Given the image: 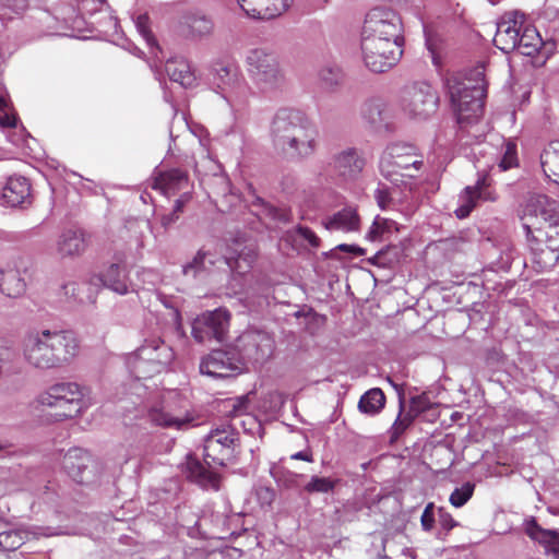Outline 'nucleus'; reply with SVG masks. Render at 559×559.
Returning <instances> with one entry per match:
<instances>
[{"label": "nucleus", "mask_w": 559, "mask_h": 559, "mask_svg": "<svg viewBox=\"0 0 559 559\" xmlns=\"http://www.w3.org/2000/svg\"><path fill=\"white\" fill-rule=\"evenodd\" d=\"M80 349L79 337L69 330L34 329L26 332L22 341L25 362L39 370L69 365L79 356Z\"/></svg>", "instance_id": "nucleus-1"}, {"label": "nucleus", "mask_w": 559, "mask_h": 559, "mask_svg": "<svg viewBox=\"0 0 559 559\" xmlns=\"http://www.w3.org/2000/svg\"><path fill=\"white\" fill-rule=\"evenodd\" d=\"M271 135L274 147L290 158H308L319 146L317 127L298 110H278L272 121Z\"/></svg>", "instance_id": "nucleus-2"}, {"label": "nucleus", "mask_w": 559, "mask_h": 559, "mask_svg": "<svg viewBox=\"0 0 559 559\" xmlns=\"http://www.w3.org/2000/svg\"><path fill=\"white\" fill-rule=\"evenodd\" d=\"M237 432L230 426L213 429L204 439V461L188 456L185 473L189 479L205 488H218V477L212 464L223 466L234 456Z\"/></svg>", "instance_id": "nucleus-3"}, {"label": "nucleus", "mask_w": 559, "mask_h": 559, "mask_svg": "<svg viewBox=\"0 0 559 559\" xmlns=\"http://www.w3.org/2000/svg\"><path fill=\"white\" fill-rule=\"evenodd\" d=\"M472 76L464 81L455 78L448 80L451 105L461 126L478 120L483 114V99L486 95L484 66H477Z\"/></svg>", "instance_id": "nucleus-4"}, {"label": "nucleus", "mask_w": 559, "mask_h": 559, "mask_svg": "<svg viewBox=\"0 0 559 559\" xmlns=\"http://www.w3.org/2000/svg\"><path fill=\"white\" fill-rule=\"evenodd\" d=\"M36 401L40 406L56 409L58 420L81 416L93 404L90 389L71 381L49 385Z\"/></svg>", "instance_id": "nucleus-5"}, {"label": "nucleus", "mask_w": 559, "mask_h": 559, "mask_svg": "<svg viewBox=\"0 0 559 559\" xmlns=\"http://www.w3.org/2000/svg\"><path fill=\"white\" fill-rule=\"evenodd\" d=\"M210 81L234 112L247 105L251 88L235 63L215 61L211 67Z\"/></svg>", "instance_id": "nucleus-6"}, {"label": "nucleus", "mask_w": 559, "mask_h": 559, "mask_svg": "<svg viewBox=\"0 0 559 559\" xmlns=\"http://www.w3.org/2000/svg\"><path fill=\"white\" fill-rule=\"evenodd\" d=\"M247 70L254 86L264 94L273 93L285 84L278 57L266 48H253L246 57Z\"/></svg>", "instance_id": "nucleus-7"}, {"label": "nucleus", "mask_w": 559, "mask_h": 559, "mask_svg": "<svg viewBox=\"0 0 559 559\" xmlns=\"http://www.w3.org/2000/svg\"><path fill=\"white\" fill-rule=\"evenodd\" d=\"M175 359L173 348L160 340H150L129 354L127 365L136 379H147L167 369Z\"/></svg>", "instance_id": "nucleus-8"}, {"label": "nucleus", "mask_w": 559, "mask_h": 559, "mask_svg": "<svg viewBox=\"0 0 559 559\" xmlns=\"http://www.w3.org/2000/svg\"><path fill=\"white\" fill-rule=\"evenodd\" d=\"M361 38L366 39L367 50H372L377 43L402 45V21L390 9L374 8L366 15Z\"/></svg>", "instance_id": "nucleus-9"}, {"label": "nucleus", "mask_w": 559, "mask_h": 559, "mask_svg": "<svg viewBox=\"0 0 559 559\" xmlns=\"http://www.w3.org/2000/svg\"><path fill=\"white\" fill-rule=\"evenodd\" d=\"M147 418L151 424L176 430H186L198 425L199 417L190 411L186 402L173 395L163 396L147 409Z\"/></svg>", "instance_id": "nucleus-10"}, {"label": "nucleus", "mask_w": 559, "mask_h": 559, "mask_svg": "<svg viewBox=\"0 0 559 559\" xmlns=\"http://www.w3.org/2000/svg\"><path fill=\"white\" fill-rule=\"evenodd\" d=\"M421 165L423 162L417 158L414 146L393 143L382 153L379 167L386 179L397 185L403 182L400 177L414 178Z\"/></svg>", "instance_id": "nucleus-11"}, {"label": "nucleus", "mask_w": 559, "mask_h": 559, "mask_svg": "<svg viewBox=\"0 0 559 559\" xmlns=\"http://www.w3.org/2000/svg\"><path fill=\"white\" fill-rule=\"evenodd\" d=\"M437 91L427 82H415L403 94L401 106L409 118L425 120L432 116L438 108Z\"/></svg>", "instance_id": "nucleus-12"}, {"label": "nucleus", "mask_w": 559, "mask_h": 559, "mask_svg": "<svg viewBox=\"0 0 559 559\" xmlns=\"http://www.w3.org/2000/svg\"><path fill=\"white\" fill-rule=\"evenodd\" d=\"M533 263L537 271L551 270L559 261V227L552 233H544L545 239L534 236L530 225L525 224Z\"/></svg>", "instance_id": "nucleus-13"}, {"label": "nucleus", "mask_w": 559, "mask_h": 559, "mask_svg": "<svg viewBox=\"0 0 559 559\" xmlns=\"http://www.w3.org/2000/svg\"><path fill=\"white\" fill-rule=\"evenodd\" d=\"M230 313L225 308L205 311L192 322V336L199 343L207 338L225 340L229 329Z\"/></svg>", "instance_id": "nucleus-14"}, {"label": "nucleus", "mask_w": 559, "mask_h": 559, "mask_svg": "<svg viewBox=\"0 0 559 559\" xmlns=\"http://www.w3.org/2000/svg\"><path fill=\"white\" fill-rule=\"evenodd\" d=\"M61 465L76 483L91 484L100 473V464L85 450L70 449L62 457Z\"/></svg>", "instance_id": "nucleus-15"}, {"label": "nucleus", "mask_w": 559, "mask_h": 559, "mask_svg": "<svg viewBox=\"0 0 559 559\" xmlns=\"http://www.w3.org/2000/svg\"><path fill=\"white\" fill-rule=\"evenodd\" d=\"M523 217L546 224L545 233H552L559 227V203L544 194L531 195L524 205Z\"/></svg>", "instance_id": "nucleus-16"}, {"label": "nucleus", "mask_w": 559, "mask_h": 559, "mask_svg": "<svg viewBox=\"0 0 559 559\" xmlns=\"http://www.w3.org/2000/svg\"><path fill=\"white\" fill-rule=\"evenodd\" d=\"M372 50H367L366 39L361 38V52L366 67L374 72L382 73L393 68L402 57V45L393 43L392 46L374 44Z\"/></svg>", "instance_id": "nucleus-17"}, {"label": "nucleus", "mask_w": 559, "mask_h": 559, "mask_svg": "<svg viewBox=\"0 0 559 559\" xmlns=\"http://www.w3.org/2000/svg\"><path fill=\"white\" fill-rule=\"evenodd\" d=\"M242 370L240 358L231 356L226 350H213L201 360L200 372L202 374L219 379L238 374Z\"/></svg>", "instance_id": "nucleus-18"}, {"label": "nucleus", "mask_w": 559, "mask_h": 559, "mask_svg": "<svg viewBox=\"0 0 559 559\" xmlns=\"http://www.w3.org/2000/svg\"><path fill=\"white\" fill-rule=\"evenodd\" d=\"M524 14L519 11L508 12L497 23V32L493 43L497 48L504 52L516 48L520 40V33L524 24Z\"/></svg>", "instance_id": "nucleus-19"}, {"label": "nucleus", "mask_w": 559, "mask_h": 559, "mask_svg": "<svg viewBox=\"0 0 559 559\" xmlns=\"http://www.w3.org/2000/svg\"><path fill=\"white\" fill-rule=\"evenodd\" d=\"M271 338L262 332L247 331L236 341V348L239 352L241 362L259 361L267 357L271 353Z\"/></svg>", "instance_id": "nucleus-20"}, {"label": "nucleus", "mask_w": 559, "mask_h": 559, "mask_svg": "<svg viewBox=\"0 0 559 559\" xmlns=\"http://www.w3.org/2000/svg\"><path fill=\"white\" fill-rule=\"evenodd\" d=\"M366 160L361 153L354 147H347L333 157V168L345 180H355L359 177Z\"/></svg>", "instance_id": "nucleus-21"}, {"label": "nucleus", "mask_w": 559, "mask_h": 559, "mask_svg": "<svg viewBox=\"0 0 559 559\" xmlns=\"http://www.w3.org/2000/svg\"><path fill=\"white\" fill-rule=\"evenodd\" d=\"M250 17L270 20L283 14L293 0H236Z\"/></svg>", "instance_id": "nucleus-22"}, {"label": "nucleus", "mask_w": 559, "mask_h": 559, "mask_svg": "<svg viewBox=\"0 0 559 559\" xmlns=\"http://www.w3.org/2000/svg\"><path fill=\"white\" fill-rule=\"evenodd\" d=\"M100 283L105 288L119 295H127L130 292V281L124 265L111 263L100 274L91 278V284Z\"/></svg>", "instance_id": "nucleus-23"}, {"label": "nucleus", "mask_w": 559, "mask_h": 559, "mask_svg": "<svg viewBox=\"0 0 559 559\" xmlns=\"http://www.w3.org/2000/svg\"><path fill=\"white\" fill-rule=\"evenodd\" d=\"M153 188L159 190L166 197H171L185 191H192L193 187L186 171L171 168L158 173L155 177Z\"/></svg>", "instance_id": "nucleus-24"}, {"label": "nucleus", "mask_w": 559, "mask_h": 559, "mask_svg": "<svg viewBox=\"0 0 559 559\" xmlns=\"http://www.w3.org/2000/svg\"><path fill=\"white\" fill-rule=\"evenodd\" d=\"M1 198L8 206L16 207L29 203L31 183L22 176L8 178L2 188Z\"/></svg>", "instance_id": "nucleus-25"}, {"label": "nucleus", "mask_w": 559, "mask_h": 559, "mask_svg": "<svg viewBox=\"0 0 559 559\" xmlns=\"http://www.w3.org/2000/svg\"><path fill=\"white\" fill-rule=\"evenodd\" d=\"M86 247V235L81 229L62 231L56 242V251L61 258L79 257L85 251Z\"/></svg>", "instance_id": "nucleus-26"}, {"label": "nucleus", "mask_w": 559, "mask_h": 559, "mask_svg": "<svg viewBox=\"0 0 559 559\" xmlns=\"http://www.w3.org/2000/svg\"><path fill=\"white\" fill-rule=\"evenodd\" d=\"M525 533L545 547L547 559H559V533L542 528L534 518L525 520Z\"/></svg>", "instance_id": "nucleus-27"}, {"label": "nucleus", "mask_w": 559, "mask_h": 559, "mask_svg": "<svg viewBox=\"0 0 559 559\" xmlns=\"http://www.w3.org/2000/svg\"><path fill=\"white\" fill-rule=\"evenodd\" d=\"M322 224L330 231H358L360 228V217L355 207L346 206L324 218Z\"/></svg>", "instance_id": "nucleus-28"}, {"label": "nucleus", "mask_w": 559, "mask_h": 559, "mask_svg": "<svg viewBox=\"0 0 559 559\" xmlns=\"http://www.w3.org/2000/svg\"><path fill=\"white\" fill-rule=\"evenodd\" d=\"M165 71L169 79L183 87H191L195 84L197 78L189 61L181 57L167 60Z\"/></svg>", "instance_id": "nucleus-29"}, {"label": "nucleus", "mask_w": 559, "mask_h": 559, "mask_svg": "<svg viewBox=\"0 0 559 559\" xmlns=\"http://www.w3.org/2000/svg\"><path fill=\"white\" fill-rule=\"evenodd\" d=\"M544 174L552 181L559 182V140L550 142L540 154Z\"/></svg>", "instance_id": "nucleus-30"}, {"label": "nucleus", "mask_w": 559, "mask_h": 559, "mask_svg": "<svg viewBox=\"0 0 559 559\" xmlns=\"http://www.w3.org/2000/svg\"><path fill=\"white\" fill-rule=\"evenodd\" d=\"M0 290L2 294L11 298L20 297L26 290L25 280L16 270L1 271Z\"/></svg>", "instance_id": "nucleus-31"}, {"label": "nucleus", "mask_w": 559, "mask_h": 559, "mask_svg": "<svg viewBox=\"0 0 559 559\" xmlns=\"http://www.w3.org/2000/svg\"><path fill=\"white\" fill-rule=\"evenodd\" d=\"M516 48L524 56H533L536 53L542 45L543 40L535 27L523 24V28L520 33V40Z\"/></svg>", "instance_id": "nucleus-32"}, {"label": "nucleus", "mask_w": 559, "mask_h": 559, "mask_svg": "<svg viewBox=\"0 0 559 559\" xmlns=\"http://www.w3.org/2000/svg\"><path fill=\"white\" fill-rule=\"evenodd\" d=\"M385 404V395L384 393L378 389L373 388L367 391L361 395L358 402V409L362 414L373 416L379 414Z\"/></svg>", "instance_id": "nucleus-33"}, {"label": "nucleus", "mask_w": 559, "mask_h": 559, "mask_svg": "<svg viewBox=\"0 0 559 559\" xmlns=\"http://www.w3.org/2000/svg\"><path fill=\"white\" fill-rule=\"evenodd\" d=\"M385 104L378 98L366 100L360 109L362 120L371 128H378L384 122Z\"/></svg>", "instance_id": "nucleus-34"}, {"label": "nucleus", "mask_w": 559, "mask_h": 559, "mask_svg": "<svg viewBox=\"0 0 559 559\" xmlns=\"http://www.w3.org/2000/svg\"><path fill=\"white\" fill-rule=\"evenodd\" d=\"M397 230L395 221L378 215L366 234V238L370 241H382Z\"/></svg>", "instance_id": "nucleus-35"}, {"label": "nucleus", "mask_w": 559, "mask_h": 559, "mask_svg": "<svg viewBox=\"0 0 559 559\" xmlns=\"http://www.w3.org/2000/svg\"><path fill=\"white\" fill-rule=\"evenodd\" d=\"M185 24L189 28V35L193 38H202L213 31V23L203 15H191L186 17Z\"/></svg>", "instance_id": "nucleus-36"}, {"label": "nucleus", "mask_w": 559, "mask_h": 559, "mask_svg": "<svg viewBox=\"0 0 559 559\" xmlns=\"http://www.w3.org/2000/svg\"><path fill=\"white\" fill-rule=\"evenodd\" d=\"M318 75L321 84L330 91L336 90L343 82L342 69L334 64L322 67Z\"/></svg>", "instance_id": "nucleus-37"}, {"label": "nucleus", "mask_w": 559, "mask_h": 559, "mask_svg": "<svg viewBox=\"0 0 559 559\" xmlns=\"http://www.w3.org/2000/svg\"><path fill=\"white\" fill-rule=\"evenodd\" d=\"M476 190L472 186L466 187L459 195V206L454 211L457 218L467 217L473 209L477 205Z\"/></svg>", "instance_id": "nucleus-38"}, {"label": "nucleus", "mask_w": 559, "mask_h": 559, "mask_svg": "<svg viewBox=\"0 0 559 559\" xmlns=\"http://www.w3.org/2000/svg\"><path fill=\"white\" fill-rule=\"evenodd\" d=\"M211 254L203 250H199L194 258L183 265L182 272L185 275L195 276L200 271L206 270V262L214 264L215 261L210 259Z\"/></svg>", "instance_id": "nucleus-39"}, {"label": "nucleus", "mask_w": 559, "mask_h": 559, "mask_svg": "<svg viewBox=\"0 0 559 559\" xmlns=\"http://www.w3.org/2000/svg\"><path fill=\"white\" fill-rule=\"evenodd\" d=\"M219 170V165L210 157L209 153L202 148L200 159L195 160L194 171L198 176H207L210 174L216 175Z\"/></svg>", "instance_id": "nucleus-40"}, {"label": "nucleus", "mask_w": 559, "mask_h": 559, "mask_svg": "<svg viewBox=\"0 0 559 559\" xmlns=\"http://www.w3.org/2000/svg\"><path fill=\"white\" fill-rule=\"evenodd\" d=\"M474 490L475 485L471 481H466L452 491L449 501L454 508H461L473 497Z\"/></svg>", "instance_id": "nucleus-41"}, {"label": "nucleus", "mask_w": 559, "mask_h": 559, "mask_svg": "<svg viewBox=\"0 0 559 559\" xmlns=\"http://www.w3.org/2000/svg\"><path fill=\"white\" fill-rule=\"evenodd\" d=\"M335 480L329 477L313 476L305 485L304 490L308 493H326L334 489Z\"/></svg>", "instance_id": "nucleus-42"}, {"label": "nucleus", "mask_w": 559, "mask_h": 559, "mask_svg": "<svg viewBox=\"0 0 559 559\" xmlns=\"http://www.w3.org/2000/svg\"><path fill=\"white\" fill-rule=\"evenodd\" d=\"M518 165L516 144L508 141L503 146V154L498 162L500 171H506Z\"/></svg>", "instance_id": "nucleus-43"}, {"label": "nucleus", "mask_w": 559, "mask_h": 559, "mask_svg": "<svg viewBox=\"0 0 559 559\" xmlns=\"http://www.w3.org/2000/svg\"><path fill=\"white\" fill-rule=\"evenodd\" d=\"M490 186L491 185H490L487 176H481V177L478 178L476 185L472 186L477 191L476 192L477 201L493 202V201L497 200V194L491 189Z\"/></svg>", "instance_id": "nucleus-44"}, {"label": "nucleus", "mask_w": 559, "mask_h": 559, "mask_svg": "<svg viewBox=\"0 0 559 559\" xmlns=\"http://www.w3.org/2000/svg\"><path fill=\"white\" fill-rule=\"evenodd\" d=\"M24 543L20 531H9L0 534V547L3 550H15Z\"/></svg>", "instance_id": "nucleus-45"}, {"label": "nucleus", "mask_w": 559, "mask_h": 559, "mask_svg": "<svg viewBox=\"0 0 559 559\" xmlns=\"http://www.w3.org/2000/svg\"><path fill=\"white\" fill-rule=\"evenodd\" d=\"M134 23L139 34L143 37L146 44L152 48L155 47L156 39L151 32L148 16L146 14H140L135 19Z\"/></svg>", "instance_id": "nucleus-46"}, {"label": "nucleus", "mask_w": 559, "mask_h": 559, "mask_svg": "<svg viewBox=\"0 0 559 559\" xmlns=\"http://www.w3.org/2000/svg\"><path fill=\"white\" fill-rule=\"evenodd\" d=\"M16 123V117L10 112L9 100L0 95V127L12 128Z\"/></svg>", "instance_id": "nucleus-47"}, {"label": "nucleus", "mask_w": 559, "mask_h": 559, "mask_svg": "<svg viewBox=\"0 0 559 559\" xmlns=\"http://www.w3.org/2000/svg\"><path fill=\"white\" fill-rule=\"evenodd\" d=\"M228 413L234 416H240L248 411L249 400L247 396H241L235 400H231L227 403Z\"/></svg>", "instance_id": "nucleus-48"}, {"label": "nucleus", "mask_w": 559, "mask_h": 559, "mask_svg": "<svg viewBox=\"0 0 559 559\" xmlns=\"http://www.w3.org/2000/svg\"><path fill=\"white\" fill-rule=\"evenodd\" d=\"M420 523L424 531H431L435 525V504L433 502H429L421 514Z\"/></svg>", "instance_id": "nucleus-49"}, {"label": "nucleus", "mask_w": 559, "mask_h": 559, "mask_svg": "<svg viewBox=\"0 0 559 559\" xmlns=\"http://www.w3.org/2000/svg\"><path fill=\"white\" fill-rule=\"evenodd\" d=\"M413 421V416L407 414L405 416H402V414L400 413L399 417L396 418V420L394 421L393 426H392V435L393 437H399L401 433H403L406 428L412 424Z\"/></svg>", "instance_id": "nucleus-50"}, {"label": "nucleus", "mask_w": 559, "mask_h": 559, "mask_svg": "<svg viewBox=\"0 0 559 559\" xmlns=\"http://www.w3.org/2000/svg\"><path fill=\"white\" fill-rule=\"evenodd\" d=\"M255 254L252 250H250L247 254H239L236 259V265L233 266L228 260L225 262L229 264L230 267H235L239 272H245V267H250L251 263L254 261Z\"/></svg>", "instance_id": "nucleus-51"}, {"label": "nucleus", "mask_w": 559, "mask_h": 559, "mask_svg": "<svg viewBox=\"0 0 559 559\" xmlns=\"http://www.w3.org/2000/svg\"><path fill=\"white\" fill-rule=\"evenodd\" d=\"M430 407L429 399L426 394L417 395L411 400V408L415 414L423 413Z\"/></svg>", "instance_id": "nucleus-52"}, {"label": "nucleus", "mask_w": 559, "mask_h": 559, "mask_svg": "<svg viewBox=\"0 0 559 559\" xmlns=\"http://www.w3.org/2000/svg\"><path fill=\"white\" fill-rule=\"evenodd\" d=\"M374 198L381 210H388L390 207L391 197L386 187H379L374 192Z\"/></svg>", "instance_id": "nucleus-53"}, {"label": "nucleus", "mask_w": 559, "mask_h": 559, "mask_svg": "<svg viewBox=\"0 0 559 559\" xmlns=\"http://www.w3.org/2000/svg\"><path fill=\"white\" fill-rule=\"evenodd\" d=\"M296 233L305 239L311 247H319L320 239L319 237L308 227L298 226L296 228Z\"/></svg>", "instance_id": "nucleus-54"}, {"label": "nucleus", "mask_w": 559, "mask_h": 559, "mask_svg": "<svg viewBox=\"0 0 559 559\" xmlns=\"http://www.w3.org/2000/svg\"><path fill=\"white\" fill-rule=\"evenodd\" d=\"M79 288L80 285L78 283L70 282L62 286V292L67 298L83 302V299L79 295Z\"/></svg>", "instance_id": "nucleus-55"}, {"label": "nucleus", "mask_w": 559, "mask_h": 559, "mask_svg": "<svg viewBox=\"0 0 559 559\" xmlns=\"http://www.w3.org/2000/svg\"><path fill=\"white\" fill-rule=\"evenodd\" d=\"M438 515L439 523L444 530L450 531L454 526H456V522L454 521L452 515L449 512H447L443 508L438 509Z\"/></svg>", "instance_id": "nucleus-56"}, {"label": "nucleus", "mask_w": 559, "mask_h": 559, "mask_svg": "<svg viewBox=\"0 0 559 559\" xmlns=\"http://www.w3.org/2000/svg\"><path fill=\"white\" fill-rule=\"evenodd\" d=\"M192 191H185L180 193L179 198L176 200L173 212L178 216L182 213L185 205L191 200Z\"/></svg>", "instance_id": "nucleus-57"}, {"label": "nucleus", "mask_w": 559, "mask_h": 559, "mask_svg": "<svg viewBox=\"0 0 559 559\" xmlns=\"http://www.w3.org/2000/svg\"><path fill=\"white\" fill-rule=\"evenodd\" d=\"M178 218L179 216L174 212L160 215L159 225L163 233L167 231L178 221Z\"/></svg>", "instance_id": "nucleus-58"}, {"label": "nucleus", "mask_w": 559, "mask_h": 559, "mask_svg": "<svg viewBox=\"0 0 559 559\" xmlns=\"http://www.w3.org/2000/svg\"><path fill=\"white\" fill-rule=\"evenodd\" d=\"M340 250L342 251H346V252H352L356 255H364L365 254V250L360 247H357V246H353V245H340L337 247Z\"/></svg>", "instance_id": "nucleus-59"}, {"label": "nucleus", "mask_w": 559, "mask_h": 559, "mask_svg": "<svg viewBox=\"0 0 559 559\" xmlns=\"http://www.w3.org/2000/svg\"><path fill=\"white\" fill-rule=\"evenodd\" d=\"M292 460H301V461H306V462H312L313 461V457H312V454L308 451H299V452H296L294 453L292 456H290Z\"/></svg>", "instance_id": "nucleus-60"}, {"label": "nucleus", "mask_w": 559, "mask_h": 559, "mask_svg": "<svg viewBox=\"0 0 559 559\" xmlns=\"http://www.w3.org/2000/svg\"><path fill=\"white\" fill-rule=\"evenodd\" d=\"M150 228H151V233H152L155 237H157L158 235H160V234H162V231H160L158 228H156V229H155V228H154V227H152V226H150Z\"/></svg>", "instance_id": "nucleus-61"}, {"label": "nucleus", "mask_w": 559, "mask_h": 559, "mask_svg": "<svg viewBox=\"0 0 559 559\" xmlns=\"http://www.w3.org/2000/svg\"><path fill=\"white\" fill-rule=\"evenodd\" d=\"M265 495L270 498V500L273 498L274 493L273 491L265 489Z\"/></svg>", "instance_id": "nucleus-62"}, {"label": "nucleus", "mask_w": 559, "mask_h": 559, "mask_svg": "<svg viewBox=\"0 0 559 559\" xmlns=\"http://www.w3.org/2000/svg\"><path fill=\"white\" fill-rule=\"evenodd\" d=\"M430 52H431V58H432L433 63H435L436 66H438V60H437V58H436V56H435L433 51H430Z\"/></svg>", "instance_id": "nucleus-63"}]
</instances>
